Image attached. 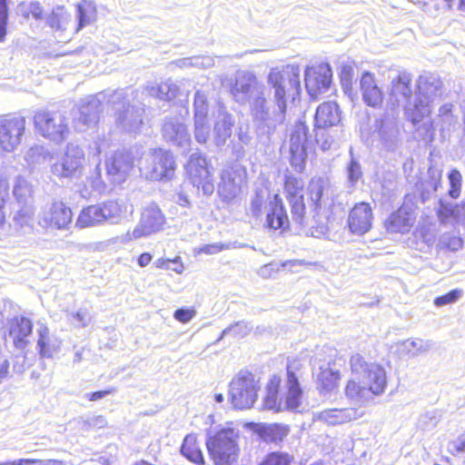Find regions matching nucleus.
I'll list each match as a JSON object with an SVG mask.
<instances>
[{
	"label": "nucleus",
	"instance_id": "obj_1",
	"mask_svg": "<svg viewBox=\"0 0 465 465\" xmlns=\"http://www.w3.org/2000/svg\"><path fill=\"white\" fill-rule=\"evenodd\" d=\"M300 368V363L289 362L287 364L285 390L282 388V379L278 374L270 377L262 399L263 409L279 413L294 411L302 406L303 390L296 374Z\"/></svg>",
	"mask_w": 465,
	"mask_h": 465
},
{
	"label": "nucleus",
	"instance_id": "obj_2",
	"mask_svg": "<svg viewBox=\"0 0 465 465\" xmlns=\"http://www.w3.org/2000/svg\"><path fill=\"white\" fill-rule=\"evenodd\" d=\"M351 377L344 386V394L349 399H361L366 392L374 396L382 394L387 386L385 370L376 362H368L360 353L351 355L349 360Z\"/></svg>",
	"mask_w": 465,
	"mask_h": 465
},
{
	"label": "nucleus",
	"instance_id": "obj_3",
	"mask_svg": "<svg viewBox=\"0 0 465 465\" xmlns=\"http://www.w3.org/2000/svg\"><path fill=\"white\" fill-rule=\"evenodd\" d=\"M269 87L273 90V104L279 115H284L289 100H294L302 91L299 68L285 64L273 66L267 77Z\"/></svg>",
	"mask_w": 465,
	"mask_h": 465
},
{
	"label": "nucleus",
	"instance_id": "obj_4",
	"mask_svg": "<svg viewBox=\"0 0 465 465\" xmlns=\"http://www.w3.org/2000/svg\"><path fill=\"white\" fill-rule=\"evenodd\" d=\"M239 432L232 428H222L206 440V448L213 465H238L241 449Z\"/></svg>",
	"mask_w": 465,
	"mask_h": 465
},
{
	"label": "nucleus",
	"instance_id": "obj_5",
	"mask_svg": "<svg viewBox=\"0 0 465 465\" xmlns=\"http://www.w3.org/2000/svg\"><path fill=\"white\" fill-rule=\"evenodd\" d=\"M35 133L54 143H62L67 138L70 128L67 118L57 109L43 107L32 116Z\"/></svg>",
	"mask_w": 465,
	"mask_h": 465
},
{
	"label": "nucleus",
	"instance_id": "obj_6",
	"mask_svg": "<svg viewBox=\"0 0 465 465\" xmlns=\"http://www.w3.org/2000/svg\"><path fill=\"white\" fill-rule=\"evenodd\" d=\"M341 111L335 102H323L315 111L313 133L314 139L322 150L330 149L334 142L331 130L341 124Z\"/></svg>",
	"mask_w": 465,
	"mask_h": 465
},
{
	"label": "nucleus",
	"instance_id": "obj_7",
	"mask_svg": "<svg viewBox=\"0 0 465 465\" xmlns=\"http://www.w3.org/2000/svg\"><path fill=\"white\" fill-rule=\"evenodd\" d=\"M260 389L259 380L251 371H240L230 383V400L235 409L253 406Z\"/></svg>",
	"mask_w": 465,
	"mask_h": 465
},
{
	"label": "nucleus",
	"instance_id": "obj_8",
	"mask_svg": "<svg viewBox=\"0 0 465 465\" xmlns=\"http://www.w3.org/2000/svg\"><path fill=\"white\" fill-rule=\"evenodd\" d=\"M283 193L290 205L292 220L302 225L306 216L304 202V181L294 174H286L282 183Z\"/></svg>",
	"mask_w": 465,
	"mask_h": 465
},
{
	"label": "nucleus",
	"instance_id": "obj_9",
	"mask_svg": "<svg viewBox=\"0 0 465 465\" xmlns=\"http://www.w3.org/2000/svg\"><path fill=\"white\" fill-rule=\"evenodd\" d=\"M151 166L147 179L153 182L166 183L175 177L177 164L172 151L156 148L151 152Z\"/></svg>",
	"mask_w": 465,
	"mask_h": 465
},
{
	"label": "nucleus",
	"instance_id": "obj_10",
	"mask_svg": "<svg viewBox=\"0 0 465 465\" xmlns=\"http://www.w3.org/2000/svg\"><path fill=\"white\" fill-rule=\"evenodd\" d=\"M25 124V118L15 114L0 117V147L4 151L13 152L20 144Z\"/></svg>",
	"mask_w": 465,
	"mask_h": 465
},
{
	"label": "nucleus",
	"instance_id": "obj_11",
	"mask_svg": "<svg viewBox=\"0 0 465 465\" xmlns=\"http://www.w3.org/2000/svg\"><path fill=\"white\" fill-rule=\"evenodd\" d=\"M118 213V207L113 202H104L84 207L75 222L78 228L84 229L103 223Z\"/></svg>",
	"mask_w": 465,
	"mask_h": 465
},
{
	"label": "nucleus",
	"instance_id": "obj_12",
	"mask_svg": "<svg viewBox=\"0 0 465 465\" xmlns=\"http://www.w3.org/2000/svg\"><path fill=\"white\" fill-rule=\"evenodd\" d=\"M295 223L292 217L289 216L282 198L275 193L269 202L265 213L264 228L268 231L284 233L292 229V223Z\"/></svg>",
	"mask_w": 465,
	"mask_h": 465
},
{
	"label": "nucleus",
	"instance_id": "obj_13",
	"mask_svg": "<svg viewBox=\"0 0 465 465\" xmlns=\"http://www.w3.org/2000/svg\"><path fill=\"white\" fill-rule=\"evenodd\" d=\"M332 73L326 64L307 67L304 74L305 88L312 99H317L331 84Z\"/></svg>",
	"mask_w": 465,
	"mask_h": 465
},
{
	"label": "nucleus",
	"instance_id": "obj_14",
	"mask_svg": "<svg viewBox=\"0 0 465 465\" xmlns=\"http://www.w3.org/2000/svg\"><path fill=\"white\" fill-rule=\"evenodd\" d=\"M308 126L302 121L295 123L290 134V163L295 169L302 172L307 159V148L305 142L308 135Z\"/></svg>",
	"mask_w": 465,
	"mask_h": 465
},
{
	"label": "nucleus",
	"instance_id": "obj_15",
	"mask_svg": "<svg viewBox=\"0 0 465 465\" xmlns=\"http://www.w3.org/2000/svg\"><path fill=\"white\" fill-rule=\"evenodd\" d=\"M210 163L202 154L191 155L186 170L187 175L193 186L202 188L205 193L213 191V175L210 170Z\"/></svg>",
	"mask_w": 465,
	"mask_h": 465
},
{
	"label": "nucleus",
	"instance_id": "obj_16",
	"mask_svg": "<svg viewBox=\"0 0 465 465\" xmlns=\"http://www.w3.org/2000/svg\"><path fill=\"white\" fill-rule=\"evenodd\" d=\"M416 202L405 198L402 204L386 219L384 225L387 231L403 232L409 230L415 221Z\"/></svg>",
	"mask_w": 465,
	"mask_h": 465
},
{
	"label": "nucleus",
	"instance_id": "obj_17",
	"mask_svg": "<svg viewBox=\"0 0 465 465\" xmlns=\"http://www.w3.org/2000/svg\"><path fill=\"white\" fill-rule=\"evenodd\" d=\"M373 212L370 203H356L349 212L347 226L352 234L362 235L368 232L373 223Z\"/></svg>",
	"mask_w": 465,
	"mask_h": 465
},
{
	"label": "nucleus",
	"instance_id": "obj_18",
	"mask_svg": "<svg viewBox=\"0 0 465 465\" xmlns=\"http://www.w3.org/2000/svg\"><path fill=\"white\" fill-rule=\"evenodd\" d=\"M359 89L362 101L368 107L375 109L382 107L385 94L373 73L365 71L361 74Z\"/></svg>",
	"mask_w": 465,
	"mask_h": 465
},
{
	"label": "nucleus",
	"instance_id": "obj_19",
	"mask_svg": "<svg viewBox=\"0 0 465 465\" xmlns=\"http://www.w3.org/2000/svg\"><path fill=\"white\" fill-rule=\"evenodd\" d=\"M134 168V156L131 152H115L105 163L109 176L119 182L124 181Z\"/></svg>",
	"mask_w": 465,
	"mask_h": 465
},
{
	"label": "nucleus",
	"instance_id": "obj_20",
	"mask_svg": "<svg viewBox=\"0 0 465 465\" xmlns=\"http://www.w3.org/2000/svg\"><path fill=\"white\" fill-rule=\"evenodd\" d=\"M33 322L24 316L16 315L7 323V332L16 349H25L29 344V337L33 333Z\"/></svg>",
	"mask_w": 465,
	"mask_h": 465
},
{
	"label": "nucleus",
	"instance_id": "obj_21",
	"mask_svg": "<svg viewBox=\"0 0 465 465\" xmlns=\"http://www.w3.org/2000/svg\"><path fill=\"white\" fill-rule=\"evenodd\" d=\"M341 379V371L335 368L334 361H329L319 367L315 386L321 394H330L338 391Z\"/></svg>",
	"mask_w": 465,
	"mask_h": 465
},
{
	"label": "nucleus",
	"instance_id": "obj_22",
	"mask_svg": "<svg viewBox=\"0 0 465 465\" xmlns=\"http://www.w3.org/2000/svg\"><path fill=\"white\" fill-rule=\"evenodd\" d=\"M72 220V209L66 203L60 200L54 201L44 215L45 226L56 230L66 229Z\"/></svg>",
	"mask_w": 465,
	"mask_h": 465
},
{
	"label": "nucleus",
	"instance_id": "obj_23",
	"mask_svg": "<svg viewBox=\"0 0 465 465\" xmlns=\"http://www.w3.org/2000/svg\"><path fill=\"white\" fill-rule=\"evenodd\" d=\"M363 412L357 408L328 409L320 413V419L330 426H337L361 418Z\"/></svg>",
	"mask_w": 465,
	"mask_h": 465
},
{
	"label": "nucleus",
	"instance_id": "obj_24",
	"mask_svg": "<svg viewBox=\"0 0 465 465\" xmlns=\"http://www.w3.org/2000/svg\"><path fill=\"white\" fill-rule=\"evenodd\" d=\"M411 74L408 72H400L391 82L389 92L390 99L392 103L410 100L412 95Z\"/></svg>",
	"mask_w": 465,
	"mask_h": 465
},
{
	"label": "nucleus",
	"instance_id": "obj_25",
	"mask_svg": "<svg viewBox=\"0 0 465 465\" xmlns=\"http://www.w3.org/2000/svg\"><path fill=\"white\" fill-rule=\"evenodd\" d=\"M83 159L81 150H67L62 161L54 165L55 172L62 177L73 176L82 167Z\"/></svg>",
	"mask_w": 465,
	"mask_h": 465
},
{
	"label": "nucleus",
	"instance_id": "obj_26",
	"mask_svg": "<svg viewBox=\"0 0 465 465\" xmlns=\"http://www.w3.org/2000/svg\"><path fill=\"white\" fill-rule=\"evenodd\" d=\"M255 432L266 442L278 444L290 433L289 425L282 423L258 424Z\"/></svg>",
	"mask_w": 465,
	"mask_h": 465
},
{
	"label": "nucleus",
	"instance_id": "obj_27",
	"mask_svg": "<svg viewBox=\"0 0 465 465\" xmlns=\"http://www.w3.org/2000/svg\"><path fill=\"white\" fill-rule=\"evenodd\" d=\"M181 453L196 465H204V458L196 436L186 435L181 446Z\"/></svg>",
	"mask_w": 465,
	"mask_h": 465
},
{
	"label": "nucleus",
	"instance_id": "obj_28",
	"mask_svg": "<svg viewBox=\"0 0 465 465\" xmlns=\"http://www.w3.org/2000/svg\"><path fill=\"white\" fill-rule=\"evenodd\" d=\"M164 223V216L159 210H150L143 216V232L134 230L135 237L148 235L159 231Z\"/></svg>",
	"mask_w": 465,
	"mask_h": 465
},
{
	"label": "nucleus",
	"instance_id": "obj_29",
	"mask_svg": "<svg viewBox=\"0 0 465 465\" xmlns=\"http://www.w3.org/2000/svg\"><path fill=\"white\" fill-rule=\"evenodd\" d=\"M71 22V15L64 6L54 8L46 20L47 25L54 32L66 31Z\"/></svg>",
	"mask_w": 465,
	"mask_h": 465
},
{
	"label": "nucleus",
	"instance_id": "obj_30",
	"mask_svg": "<svg viewBox=\"0 0 465 465\" xmlns=\"http://www.w3.org/2000/svg\"><path fill=\"white\" fill-rule=\"evenodd\" d=\"M295 458L287 451L273 450L266 453L257 465H293Z\"/></svg>",
	"mask_w": 465,
	"mask_h": 465
},
{
	"label": "nucleus",
	"instance_id": "obj_31",
	"mask_svg": "<svg viewBox=\"0 0 465 465\" xmlns=\"http://www.w3.org/2000/svg\"><path fill=\"white\" fill-rule=\"evenodd\" d=\"M257 84V79L254 75H249L242 79H237L231 87V94L234 97H239L241 94H249Z\"/></svg>",
	"mask_w": 465,
	"mask_h": 465
},
{
	"label": "nucleus",
	"instance_id": "obj_32",
	"mask_svg": "<svg viewBox=\"0 0 465 465\" xmlns=\"http://www.w3.org/2000/svg\"><path fill=\"white\" fill-rule=\"evenodd\" d=\"M38 335L37 346L39 354L43 357H50L54 348L49 329L46 326H42L38 330Z\"/></svg>",
	"mask_w": 465,
	"mask_h": 465
},
{
	"label": "nucleus",
	"instance_id": "obj_33",
	"mask_svg": "<svg viewBox=\"0 0 465 465\" xmlns=\"http://www.w3.org/2000/svg\"><path fill=\"white\" fill-rule=\"evenodd\" d=\"M13 193L18 202H25L27 198L32 196L33 190L24 178L19 177L14 186Z\"/></svg>",
	"mask_w": 465,
	"mask_h": 465
},
{
	"label": "nucleus",
	"instance_id": "obj_34",
	"mask_svg": "<svg viewBox=\"0 0 465 465\" xmlns=\"http://www.w3.org/2000/svg\"><path fill=\"white\" fill-rule=\"evenodd\" d=\"M9 0H0V43L5 40L8 32Z\"/></svg>",
	"mask_w": 465,
	"mask_h": 465
},
{
	"label": "nucleus",
	"instance_id": "obj_35",
	"mask_svg": "<svg viewBox=\"0 0 465 465\" xmlns=\"http://www.w3.org/2000/svg\"><path fill=\"white\" fill-rule=\"evenodd\" d=\"M448 177L450 182L448 194L452 199H457L460 197L461 193V174L458 170H451Z\"/></svg>",
	"mask_w": 465,
	"mask_h": 465
},
{
	"label": "nucleus",
	"instance_id": "obj_36",
	"mask_svg": "<svg viewBox=\"0 0 465 465\" xmlns=\"http://www.w3.org/2000/svg\"><path fill=\"white\" fill-rule=\"evenodd\" d=\"M9 183L5 178H0V227L5 223V205L9 196Z\"/></svg>",
	"mask_w": 465,
	"mask_h": 465
},
{
	"label": "nucleus",
	"instance_id": "obj_37",
	"mask_svg": "<svg viewBox=\"0 0 465 465\" xmlns=\"http://www.w3.org/2000/svg\"><path fill=\"white\" fill-rule=\"evenodd\" d=\"M266 201L261 193H257L251 202V213L255 219L261 218L264 213Z\"/></svg>",
	"mask_w": 465,
	"mask_h": 465
},
{
	"label": "nucleus",
	"instance_id": "obj_38",
	"mask_svg": "<svg viewBox=\"0 0 465 465\" xmlns=\"http://www.w3.org/2000/svg\"><path fill=\"white\" fill-rule=\"evenodd\" d=\"M460 296L461 291L454 289L443 295L436 297L433 302L436 306L441 307L455 302Z\"/></svg>",
	"mask_w": 465,
	"mask_h": 465
},
{
	"label": "nucleus",
	"instance_id": "obj_39",
	"mask_svg": "<svg viewBox=\"0 0 465 465\" xmlns=\"http://www.w3.org/2000/svg\"><path fill=\"white\" fill-rule=\"evenodd\" d=\"M460 206V204H450L448 203L441 202L440 207L438 209L437 214L439 218L442 221L448 220L451 217H456V209Z\"/></svg>",
	"mask_w": 465,
	"mask_h": 465
},
{
	"label": "nucleus",
	"instance_id": "obj_40",
	"mask_svg": "<svg viewBox=\"0 0 465 465\" xmlns=\"http://www.w3.org/2000/svg\"><path fill=\"white\" fill-rule=\"evenodd\" d=\"M308 194L312 202V205L315 209L320 206L321 200L323 194V188L319 183H311L308 189Z\"/></svg>",
	"mask_w": 465,
	"mask_h": 465
},
{
	"label": "nucleus",
	"instance_id": "obj_41",
	"mask_svg": "<svg viewBox=\"0 0 465 465\" xmlns=\"http://www.w3.org/2000/svg\"><path fill=\"white\" fill-rule=\"evenodd\" d=\"M195 315L196 311L193 308H179L173 313L174 319L182 323L190 322Z\"/></svg>",
	"mask_w": 465,
	"mask_h": 465
},
{
	"label": "nucleus",
	"instance_id": "obj_42",
	"mask_svg": "<svg viewBox=\"0 0 465 465\" xmlns=\"http://www.w3.org/2000/svg\"><path fill=\"white\" fill-rule=\"evenodd\" d=\"M77 17H78V24L74 28L75 32H78L84 25L90 24V22L92 20L88 14V10L83 5H77Z\"/></svg>",
	"mask_w": 465,
	"mask_h": 465
},
{
	"label": "nucleus",
	"instance_id": "obj_43",
	"mask_svg": "<svg viewBox=\"0 0 465 465\" xmlns=\"http://www.w3.org/2000/svg\"><path fill=\"white\" fill-rule=\"evenodd\" d=\"M179 263L180 264V268L175 270L178 273H181L183 270V265L182 263V260H181V257L180 256H176L175 258L173 259H169V258H160L156 261V263H155V266L158 268V269H163V270H167L170 268V263Z\"/></svg>",
	"mask_w": 465,
	"mask_h": 465
},
{
	"label": "nucleus",
	"instance_id": "obj_44",
	"mask_svg": "<svg viewBox=\"0 0 465 465\" xmlns=\"http://www.w3.org/2000/svg\"><path fill=\"white\" fill-rule=\"evenodd\" d=\"M44 8L38 2H33L29 5L27 12H26V17H32L35 19H41L44 16Z\"/></svg>",
	"mask_w": 465,
	"mask_h": 465
},
{
	"label": "nucleus",
	"instance_id": "obj_45",
	"mask_svg": "<svg viewBox=\"0 0 465 465\" xmlns=\"http://www.w3.org/2000/svg\"><path fill=\"white\" fill-rule=\"evenodd\" d=\"M254 109L262 114H269L268 100L264 96H258L253 102Z\"/></svg>",
	"mask_w": 465,
	"mask_h": 465
},
{
	"label": "nucleus",
	"instance_id": "obj_46",
	"mask_svg": "<svg viewBox=\"0 0 465 465\" xmlns=\"http://www.w3.org/2000/svg\"><path fill=\"white\" fill-rule=\"evenodd\" d=\"M453 104H442L438 113V117L440 119L442 123L447 120L452 118Z\"/></svg>",
	"mask_w": 465,
	"mask_h": 465
},
{
	"label": "nucleus",
	"instance_id": "obj_47",
	"mask_svg": "<svg viewBox=\"0 0 465 465\" xmlns=\"http://www.w3.org/2000/svg\"><path fill=\"white\" fill-rule=\"evenodd\" d=\"M361 175V165L356 161H351L349 165V179L356 182Z\"/></svg>",
	"mask_w": 465,
	"mask_h": 465
},
{
	"label": "nucleus",
	"instance_id": "obj_48",
	"mask_svg": "<svg viewBox=\"0 0 465 465\" xmlns=\"http://www.w3.org/2000/svg\"><path fill=\"white\" fill-rule=\"evenodd\" d=\"M445 246L450 251H458L463 246V240L460 236H451L446 241Z\"/></svg>",
	"mask_w": 465,
	"mask_h": 465
},
{
	"label": "nucleus",
	"instance_id": "obj_49",
	"mask_svg": "<svg viewBox=\"0 0 465 465\" xmlns=\"http://www.w3.org/2000/svg\"><path fill=\"white\" fill-rule=\"evenodd\" d=\"M114 391V388H109V389L103 390V391H93L87 395V399L90 401H99V400L103 399L104 397L113 393Z\"/></svg>",
	"mask_w": 465,
	"mask_h": 465
},
{
	"label": "nucleus",
	"instance_id": "obj_50",
	"mask_svg": "<svg viewBox=\"0 0 465 465\" xmlns=\"http://www.w3.org/2000/svg\"><path fill=\"white\" fill-rule=\"evenodd\" d=\"M36 463H43L42 460L38 459H19L12 461L2 462L0 465H34Z\"/></svg>",
	"mask_w": 465,
	"mask_h": 465
},
{
	"label": "nucleus",
	"instance_id": "obj_51",
	"mask_svg": "<svg viewBox=\"0 0 465 465\" xmlns=\"http://www.w3.org/2000/svg\"><path fill=\"white\" fill-rule=\"evenodd\" d=\"M223 249V245L219 243L206 244L200 248L199 252L214 254L221 252Z\"/></svg>",
	"mask_w": 465,
	"mask_h": 465
},
{
	"label": "nucleus",
	"instance_id": "obj_52",
	"mask_svg": "<svg viewBox=\"0 0 465 465\" xmlns=\"http://www.w3.org/2000/svg\"><path fill=\"white\" fill-rule=\"evenodd\" d=\"M153 256L149 252H143L137 258V263L140 267H145L152 262Z\"/></svg>",
	"mask_w": 465,
	"mask_h": 465
},
{
	"label": "nucleus",
	"instance_id": "obj_53",
	"mask_svg": "<svg viewBox=\"0 0 465 465\" xmlns=\"http://www.w3.org/2000/svg\"><path fill=\"white\" fill-rule=\"evenodd\" d=\"M10 372V362L5 360L0 363V381L5 379Z\"/></svg>",
	"mask_w": 465,
	"mask_h": 465
},
{
	"label": "nucleus",
	"instance_id": "obj_54",
	"mask_svg": "<svg viewBox=\"0 0 465 465\" xmlns=\"http://www.w3.org/2000/svg\"><path fill=\"white\" fill-rule=\"evenodd\" d=\"M74 318L83 326H85L88 320V314L86 312H77L74 314Z\"/></svg>",
	"mask_w": 465,
	"mask_h": 465
},
{
	"label": "nucleus",
	"instance_id": "obj_55",
	"mask_svg": "<svg viewBox=\"0 0 465 465\" xmlns=\"http://www.w3.org/2000/svg\"><path fill=\"white\" fill-rule=\"evenodd\" d=\"M454 450L456 452H464L465 451V437H460L458 442L453 443Z\"/></svg>",
	"mask_w": 465,
	"mask_h": 465
},
{
	"label": "nucleus",
	"instance_id": "obj_56",
	"mask_svg": "<svg viewBox=\"0 0 465 465\" xmlns=\"http://www.w3.org/2000/svg\"><path fill=\"white\" fill-rule=\"evenodd\" d=\"M44 465H65V463L62 460H47Z\"/></svg>",
	"mask_w": 465,
	"mask_h": 465
},
{
	"label": "nucleus",
	"instance_id": "obj_57",
	"mask_svg": "<svg viewBox=\"0 0 465 465\" xmlns=\"http://www.w3.org/2000/svg\"><path fill=\"white\" fill-rule=\"evenodd\" d=\"M134 465H154V464L150 463L147 460H138V461L134 462Z\"/></svg>",
	"mask_w": 465,
	"mask_h": 465
},
{
	"label": "nucleus",
	"instance_id": "obj_58",
	"mask_svg": "<svg viewBox=\"0 0 465 465\" xmlns=\"http://www.w3.org/2000/svg\"><path fill=\"white\" fill-rule=\"evenodd\" d=\"M421 119H422L421 115H414L413 114L411 117V122L416 124V123H419Z\"/></svg>",
	"mask_w": 465,
	"mask_h": 465
},
{
	"label": "nucleus",
	"instance_id": "obj_59",
	"mask_svg": "<svg viewBox=\"0 0 465 465\" xmlns=\"http://www.w3.org/2000/svg\"><path fill=\"white\" fill-rule=\"evenodd\" d=\"M459 10L465 12V0L459 1Z\"/></svg>",
	"mask_w": 465,
	"mask_h": 465
},
{
	"label": "nucleus",
	"instance_id": "obj_60",
	"mask_svg": "<svg viewBox=\"0 0 465 465\" xmlns=\"http://www.w3.org/2000/svg\"><path fill=\"white\" fill-rule=\"evenodd\" d=\"M214 398L217 402H222L223 401V396L221 393L215 394Z\"/></svg>",
	"mask_w": 465,
	"mask_h": 465
},
{
	"label": "nucleus",
	"instance_id": "obj_61",
	"mask_svg": "<svg viewBox=\"0 0 465 465\" xmlns=\"http://www.w3.org/2000/svg\"><path fill=\"white\" fill-rule=\"evenodd\" d=\"M430 129H431V137H433L434 128H433V126H432V125L430 126Z\"/></svg>",
	"mask_w": 465,
	"mask_h": 465
},
{
	"label": "nucleus",
	"instance_id": "obj_62",
	"mask_svg": "<svg viewBox=\"0 0 465 465\" xmlns=\"http://www.w3.org/2000/svg\"><path fill=\"white\" fill-rule=\"evenodd\" d=\"M446 1H447V2H450V3L453 2V0H446Z\"/></svg>",
	"mask_w": 465,
	"mask_h": 465
}]
</instances>
